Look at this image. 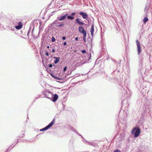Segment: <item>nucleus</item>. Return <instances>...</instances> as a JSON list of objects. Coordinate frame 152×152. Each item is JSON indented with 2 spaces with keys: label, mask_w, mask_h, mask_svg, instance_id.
<instances>
[{
  "label": "nucleus",
  "mask_w": 152,
  "mask_h": 152,
  "mask_svg": "<svg viewBox=\"0 0 152 152\" xmlns=\"http://www.w3.org/2000/svg\"><path fill=\"white\" fill-rule=\"evenodd\" d=\"M79 14L82 16V17L84 19H86L88 18V16L84 12H81Z\"/></svg>",
  "instance_id": "obj_6"
},
{
  "label": "nucleus",
  "mask_w": 152,
  "mask_h": 152,
  "mask_svg": "<svg viewBox=\"0 0 152 152\" xmlns=\"http://www.w3.org/2000/svg\"><path fill=\"white\" fill-rule=\"evenodd\" d=\"M114 152H121L120 151V150H115L114 151Z\"/></svg>",
  "instance_id": "obj_15"
},
{
  "label": "nucleus",
  "mask_w": 152,
  "mask_h": 152,
  "mask_svg": "<svg viewBox=\"0 0 152 152\" xmlns=\"http://www.w3.org/2000/svg\"><path fill=\"white\" fill-rule=\"evenodd\" d=\"M62 39H63V40H65V39H66V37H62Z\"/></svg>",
  "instance_id": "obj_22"
},
{
  "label": "nucleus",
  "mask_w": 152,
  "mask_h": 152,
  "mask_svg": "<svg viewBox=\"0 0 152 152\" xmlns=\"http://www.w3.org/2000/svg\"><path fill=\"white\" fill-rule=\"evenodd\" d=\"M58 98V96L57 95L55 94L54 95V97L53 98L52 101L53 102L56 101Z\"/></svg>",
  "instance_id": "obj_8"
},
{
  "label": "nucleus",
  "mask_w": 152,
  "mask_h": 152,
  "mask_svg": "<svg viewBox=\"0 0 152 152\" xmlns=\"http://www.w3.org/2000/svg\"><path fill=\"white\" fill-rule=\"evenodd\" d=\"M67 14H66V15H64V16H62V17H61L59 19V20H60V21H61V20H64L66 18V15H67Z\"/></svg>",
  "instance_id": "obj_11"
},
{
  "label": "nucleus",
  "mask_w": 152,
  "mask_h": 152,
  "mask_svg": "<svg viewBox=\"0 0 152 152\" xmlns=\"http://www.w3.org/2000/svg\"><path fill=\"white\" fill-rule=\"evenodd\" d=\"M66 69H67L66 66H65V67H64V72L66 71Z\"/></svg>",
  "instance_id": "obj_17"
},
{
  "label": "nucleus",
  "mask_w": 152,
  "mask_h": 152,
  "mask_svg": "<svg viewBox=\"0 0 152 152\" xmlns=\"http://www.w3.org/2000/svg\"><path fill=\"white\" fill-rule=\"evenodd\" d=\"M55 121L54 119H53L52 121L48 126H47L45 127L40 129V131H42L48 129L53 125L55 123Z\"/></svg>",
  "instance_id": "obj_2"
},
{
  "label": "nucleus",
  "mask_w": 152,
  "mask_h": 152,
  "mask_svg": "<svg viewBox=\"0 0 152 152\" xmlns=\"http://www.w3.org/2000/svg\"><path fill=\"white\" fill-rule=\"evenodd\" d=\"M23 26V24L22 22H19L18 23V26H16L15 28L17 29H19L21 28Z\"/></svg>",
  "instance_id": "obj_5"
},
{
  "label": "nucleus",
  "mask_w": 152,
  "mask_h": 152,
  "mask_svg": "<svg viewBox=\"0 0 152 152\" xmlns=\"http://www.w3.org/2000/svg\"><path fill=\"white\" fill-rule=\"evenodd\" d=\"M64 45H66V42H64Z\"/></svg>",
  "instance_id": "obj_23"
},
{
  "label": "nucleus",
  "mask_w": 152,
  "mask_h": 152,
  "mask_svg": "<svg viewBox=\"0 0 152 152\" xmlns=\"http://www.w3.org/2000/svg\"><path fill=\"white\" fill-rule=\"evenodd\" d=\"M86 34L83 35V39L84 41H86Z\"/></svg>",
  "instance_id": "obj_14"
},
{
  "label": "nucleus",
  "mask_w": 152,
  "mask_h": 152,
  "mask_svg": "<svg viewBox=\"0 0 152 152\" xmlns=\"http://www.w3.org/2000/svg\"><path fill=\"white\" fill-rule=\"evenodd\" d=\"M148 20V18L147 17H145L143 20V22L145 24Z\"/></svg>",
  "instance_id": "obj_12"
},
{
  "label": "nucleus",
  "mask_w": 152,
  "mask_h": 152,
  "mask_svg": "<svg viewBox=\"0 0 152 152\" xmlns=\"http://www.w3.org/2000/svg\"><path fill=\"white\" fill-rule=\"evenodd\" d=\"M47 48H49V46H47Z\"/></svg>",
  "instance_id": "obj_27"
},
{
  "label": "nucleus",
  "mask_w": 152,
  "mask_h": 152,
  "mask_svg": "<svg viewBox=\"0 0 152 152\" xmlns=\"http://www.w3.org/2000/svg\"><path fill=\"white\" fill-rule=\"evenodd\" d=\"M75 39L76 40V41H77L78 40V38L77 37H76L75 38Z\"/></svg>",
  "instance_id": "obj_25"
},
{
  "label": "nucleus",
  "mask_w": 152,
  "mask_h": 152,
  "mask_svg": "<svg viewBox=\"0 0 152 152\" xmlns=\"http://www.w3.org/2000/svg\"><path fill=\"white\" fill-rule=\"evenodd\" d=\"M136 42L137 48V51L138 52V54L139 55L141 52V48L140 44L139 41L137 40H136Z\"/></svg>",
  "instance_id": "obj_3"
},
{
  "label": "nucleus",
  "mask_w": 152,
  "mask_h": 152,
  "mask_svg": "<svg viewBox=\"0 0 152 152\" xmlns=\"http://www.w3.org/2000/svg\"><path fill=\"white\" fill-rule=\"evenodd\" d=\"M67 18L68 19H70L71 20H73L74 19V17H72L70 15H69L67 17Z\"/></svg>",
  "instance_id": "obj_13"
},
{
  "label": "nucleus",
  "mask_w": 152,
  "mask_h": 152,
  "mask_svg": "<svg viewBox=\"0 0 152 152\" xmlns=\"http://www.w3.org/2000/svg\"><path fill=\"white\" fill-rule=\"evenodd\" d=\"M54 58L56 59L54 61V63L55 64H56L59 62L60 59V58L59 57H54Z\"/></svg>",
  "instance_id": "obj_9"
},
{
  "label": "nucleus",
  "mask_w": 152,
  "mask_h": 152,
  "mask_svg": "<svg viewBox=\"0 0 152 152\" xmlns=\"http://www.w3.org/2000/svg\"><path fill=\"white\" fill-rule=\"evenodd\" d=\"M55 51V50L54 49H52V52L53 53V52H54Z\"/></svg>",
  "instance_id": "obj_26"
},
{
  "label": "nucleus",
  "mask_w": 152,
  "mask_h": 152,
  "mask_svg": "<svg viewBox=\"0 0 152 152\" xmlns=\"http://www.w3.org/2000/svg\"><path fill=\"white\" fill-rule=\"evenodd\" d=\"M55 38L54 37H53V38L52 39V41L53 42H54L55 41Z\"/></svg>",
  "instance_id": "obj_18"
},
{
  "label": "nucleus",
  "mask_w": 152,
  "mask_h": 152,
  "mask_svg": "<svg viewBox=\"0 0 152 152\" xmlns=\"http://www.w3.org/2000/svg\"><path fill=\"white\" fill-rule=\"evenodd\" d=\"M75 21L76 22L80 25H82L84 24L83 23L80 22L78 19H76Z\"/></svg>",
  "instance_id": "obj_10"
},
{
  "label": "nucleus",
  "mask_w": 152,
  "mask_h": 152,
  "mask_svg": "<svg viewBox=\"0 0 152 152\" xmlns=\"http://www.w3.org/2000/svg\"><path fill=\"white\" fill-rule=\"evenodd\" d=\"M52 66H53V65L52 64H49V67H50V68L52 67Z\"/></svg>",
  "instance_id": "obj_21"
},
{
  "label": "nucleus",
  "mask_w": 152,
  "mask_h": 152,
  "mask_svg": "<svg viewBox=\"0 0 152 152\" xmlns=\"http://www.w3.org/2000/svg\"><path fill=\"white\" fill-rule=\"evenodd\" d=\"M132 134H134V137L135 138L138 137L140 135L141 131L140 129L138 127H135L133 128L132 131Z\"/></svg>",
  "instance_id": "obj_1"
},
{
  "label": "nucleus",
  "mask_w": 152,
  "mask_h": 152,
  "mask_svg": "<svg viewBox=\"0 0 152 152\" xmlns=\"http://www.w3.org/2000/svg\"><path fill=\"white\" fill-rule=\"evenodd\" d=\"M45 54L47 56H48L49 55V53L48 52H46V53H45Z\"/></svg>",
  "instance_id": "obj_20"
},
{
  "label": "nucleus",
  "mask_w": 152,
  "mask_h": 152,
  "mask_svg": "<svg viewBox=\"0 0 152 152\" xmlns=\"http://www.w3.org/2000/svg\"><path fill=\"white\" fill-rule=\"evenodd\" d=\"M82 52L83 53H86V51L85 50H82Z\"/></svg>",
  "instance_id": "obj_16"
},
{
  "label": "nucleus",
  "mask_w": 152,
  "mask_h": 152,
  "mask_svg": "<svg viewBox=\"0 0 152 152\" xmlns=\"http://www.w3.org/2000/svg\"><path fill=\"white\" fill-rule=\"evenodd\" d=\"M91 35L92 36H93L94 35V25L93 24L91 25Z\"/></svg>",
  "instance_id": "obj_7"
},
{
  "label": "nucleus",
  "mask_w": 152,
  "mask_h": 152,
  "mask_svg": "<svg viewBox=\"0 0 152 152\" xmlns=\"http://www.w3.org/2000/svg\"><path fill=\"white\" fill-rule=\"evenodd\" d=\"M75 13H72L71 14V15H75Z\"/></svg>",
  "instance_id": "obj_24"
},
{
  "label": "nucleus",
  "mask_w": 152,
  "mask_h": 152,
  "mask_svg": "<svg viewBox=\"0 0 152 152\" xmlns=\"http://www.w3.org/2000/svg\"><path fill=\"white\" fill-rule=\"evenodd\" d=\"M52 76L55 78L56 79H57V80H59V79H58V77H55V76Z\"/></svg>",
  "instance_id": "obj_19"
},
{
  "label": "nucleus",
  "mask_w": 152,
  "mask_h": 152,
  "mask_svg": "<svg viewBox=\"0 0 152 152\" xmlns=\"http://www.w3.org/2000/svg\"><path fill=\"white\" fill-rule=\"evenodd\" d=\"M79 31L80 33L83 34V35L86 34V31L82 26H80L79 27Z\"/></svg>",
  "instance_id": "obj_4"
}]
</instances>
